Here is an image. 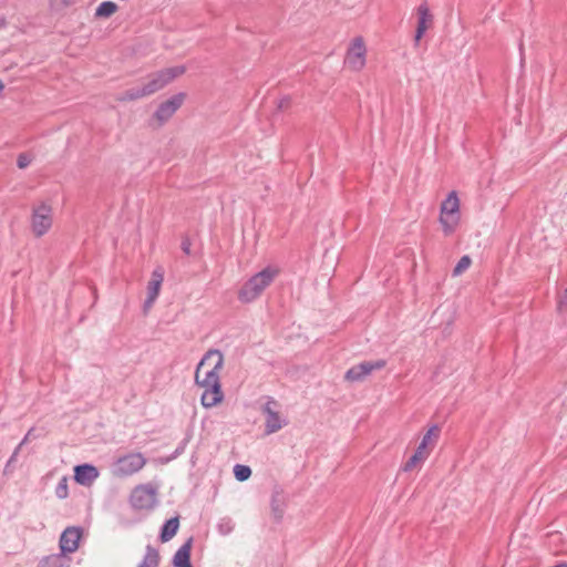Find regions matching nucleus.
<instances>
[{
    "mask_svg": "<svg viewBox=\"0 0 567 567\" xmlns=\"http://www.w3.org/2000/svg\"><path fill=\"white\" fill-rule=\"evenodd\" d=\"M224 364V357L219 350H208L197 364L195 382L200 388L221 386L219 371Z\"/></svg>",
    "mask_w": 567,
    "mask_h": 567,
    "instance_id": "1",
    "label": "nucleus"
},
{
    "mask_svg": "<svg viewBox=\"0 0 567 567\" xmlns=\"http://www.w3.org/2000/svg\"><path fill=\"white\" fill-rule=\"evenodd\" d=\"M278 275V269L268 267L252 276L239 290V300L243 302H250L255 300Z\"/></svg>",
    "mask_w": 567,
    "mask_h": 567,
    "instance_id": "2",
    "label": "nucleus"
},
{
    "mask_svg": "<svg viewBox=\"0 0 567 567\" xmlns=\"http://www.w3.org/2000/svg\"><path fill=\"white\" fill-rule=\"evenodd\" d=\"M146 464L142 453H130L118 457L112 465V474L116 477L131 476L141 471Z\"/></svg>",
    "mask_w": 567,
    "mask_h": 567,
    "instance_id": "3",
    "label": "nucleus"
},
{
    "mask_svg": "<svg viewBox=\"0 0 567 567\" xmlns=\"http://www.w3.org/2000/svg\"><path fill=\"white\" fill-rule=\"evenodd\" d=\"M460 200L456 192H451L441 205L440 223L446 235L454 230L458 220Z\"/></svg>",
    "mask_w": 567,
    "mask_h": 567,
    "instance_id": "4",
    "label": "nucleus"
},
{
    "mask_svg": "<svg viewBox=\"0 0 567 567\" xmlns=\"http://www.w3.org/2000/svg\"><path fill=\"white\" fill-rule=\"evenodd\" d=\"M184 72L185 68L183 65H177L152 74L148 82L143 85L147 96L159 91Z\"/></svg>",
    "mask_w": 567,
    "mask_h": 567,
    "instance_id": "5",
    "label": "nucleus"
},
{
    "mask_svg": "<svg viewBox=\"0 0 567 567\" xmlns=\"http://www.w3.org/2000/svg\"><path fill=\"white\" fill-rule=\"evenodd\" d=\"M131 504L137 509H153L157 504V488L151 483L136 486L131 494Z\"/></svg>",
    "mask_w": 567,
    "mask_h": 567,
    "instance_id": "6",
    "label": "nucleus"
},
{
    "mask_svg": "<svg viewBox=\"0 0 567 567\" xmlns=\"http://www.w3.org/2000/svg\"><path fill=\"white\" fill-rule=\"evenodd\" d=\"M52 207L47 203H41L33 207L31 217V227L34 236L41 237L48 233L52 226Z\"/></svg>",
    "mask_w": 567,
    "mask_h": 567,
    "instance_id": "7",
    "label": "nucleus"
},
{
    "mask_svg": "<svg viewBox=\"0 0 567 567\" xmlns=\"http://www.w3.org/2000/svg\"><path fill=\"white\" fill-rule=\"evenodd\" d=\"M281 404L270 398L261 405V413L265 417V434L270 435L281 429Z\"/></svg>",
    "mask_w": 567,
    "mask_h": 567,
    "instance_id": "8",
    "label": "nucleus"
},
{
    "mask_svg": "<svg viewBox=\"0 0 567 567\" xmlns=\"http://www.w3.org/2000/svg\"><path fill=\"white\" fill-rule=\"evenodd\" d=\"M346 64L353 71L361 70L365 64V45L362 38H355L348 50Z\"/></svg>",
    "mask_w": 567,
    "mask_h": 567,
    "instance_id": "9",
    "label": "nucleus"
},
{
    "mask_svg": "<svg viewBox=\"0 0 567 567\" xmlns=\"http://www.w3.org/2000/svg\"><path fill=\"white\" fill-rule=\"evenodd\" d=\"M385 367L384 360L364 361L350 368L346 373V380L351 382L362 381L374 370H380Z\"/></svg>",
    "mask_w": 567,
    "mask_h": 567,
    "instance_id": "10",
    "label": "nucleus"
},
{
    "mask_svg": "<svg viewBox=\"0 0 567 567\" xmlns=\"http://www.w3.org/2000/svg\"><path fill=\"white\" fill-rule=\"evenodd\" d=\"M164 280V270L161 267H157L154 269L152 274V278L147 286V298L144 301V311L147 312L153 303L155 302L156 298L158 297L162 282Z\"/></svg>",
    "mask_w": 567,
    "mask_h": 567,
    "instance_id": "11",
    "label": "nucleus"
},
{
    "mask_svg": "<svg viewBox=\"0 0 567 567\" xmlns=\"http://www.w3.org/2000/svg\"><path fill=\"white\" fill-rule=\"evenodd\" d=\"M81 529L78 527H68L60 537V549L65 556L74 553L79 547Z\"/></svg>",
    "mask_w": 567,
    "mask_h": 567,
    "instance_id": "12",
    "label": "nucleus"
},
{
    "mask_svg": "<svg viewBox=\"0 0 567 567\" xmlns=\"http://www.w3.org/2000/svg\"><path fill=\"white\" fill-rule=\"evenodd\" d=\"M184 99H185V94L178 93V94L172 96L169 100L162 103L155 113L156 118L159 122H165L168 118H171L173 116V114L181 107Z\"/></svg>",
    "mask_w": 567,
    "mask_h": 567,
    "instance_id": "13",
    "label": "nucleus"
},
{
    "mask_svg": "<svg viewBox=\"0 0 567 567\" xmlns=\"http://www.w3.org/2000/svg\"><path fill=\"white\" fill-rule=\"evenodd\" d=\"M99 477V471L91 464H81L74 467V478L81 485H90Z\"/></svg>",
    "mask_w": 567,
    "mask_h": 567,
    "instance_id": "14",
    "label": "nucleus"
},
{
    "mask_svg": "<svg viewBox=\"0 0 567 567\" xmlns=\"http://www.w3.org/2000/svg\"><path fill=\"white\" fill-rule=\"evenodd\" d=\"M417 14H419V21L415 32V44L419 43V41L422 39L423 34L425 33L429 24L432 23L433 17L430 13L429 7L426 3H422L417 8Z\"/></svg>",
    "mask_w": 567,
    "mask_h": 567,
    "instance_id": "15",
    "label": "nucleus"
},
{
    "mask_svg": "<svg viewBox=\"0 0 567 567\" xmlns=\"http://www.w3.org/2000/svg\"><path fill=\"white\" fill-rule=\"evenodd\" d=\"M193 538H188L175 553L173 557V565L175 567H193L190 564V550Z\"/></svg>",
    "mask_w": 567,
    "mask_h": 567,
    "instance_id": "16",
    "label": "nucleus"
},
{
    "mask_svg": "<svg viewBox=\"0 0 567 567\" xmlns=\"http://www.w3.org/2000/svg\"><path fill=\"white\" fill-rule=\"evenodd\" d=\"M223 400H224V393L221 391V386L205 388V391L202 394V399H200L203 406L206 409L216 406Z\"/></svg>",
    "mask_w": 567,
    "mask_h": 567,
    "instance_id": "17",
    "label": "nucleus"
},
{
    "mask_svg": "<svg viewBox=\"0 0 567 567\" xmlns=\"http://www.w3.org/2000/svg\"><path fill=\"white\" fill-rule=\"evenodd\" d=\"M38 567H70V558L63 553L49 555L39 561Z\"/></svg>",
    "mask_w": 567,
    "mask_h": 567,
    "instance_id": "18",
    "label": "nucleus"
},
{
    "mask_svg": "<svg viewBox=\"0 0 567 567\" xmlns=\"http://www.w3.org/2000/svg\"><path fill=\"white\" fill-rule=\"evenodd\" d=\"M271 517L275 523L280 524L284 515V494L276 491L270 503Z\"/></svg>",
    "mask_w": 567,
    "mask_h": 567,
    "instance_id": "19",
    "label": "nucleus"
},
{
    "mask_svg": "<svg viewBox=\"0 0 567 567\" xmlns=\"http://www.w3.org/2000/svg\"><path fill=\"white\" fill-rule=\"evenodd\" d=\"M178 527V517H172L168 520H166L161 530V540L163 543L171 540L176 535Z\"/></svg>",
    "mask_w": 567,
    "mask_h": 567,
    "instance_id": "20",
    "label": "nucleus"
},
{
    "mask_svg": "<svg viewBox=\"0 0 567 567\" xmlns=\"http://www.w3.org/2000/svg\"><path fill=\"white\" fill-rule=\"evenodd\" d=\"M159 553L156 548L151 545L146 546V553L144 555L143 560L137 565V567H158L159 565Z\"/></svg>",
    "mask_w": 567,
    "mask_h": 567,
    "instance_id": "21",
    "label": "nucleus"
},
{
    "mask_svg": "<svg viewBox=\"0 0 567 567\" xmlns=\"http://www.w3.org/2000/svg\"><path fill=\"white\" fill-rule=\"evenodd\" d=\"M116 10H117L116 3L112 2V1H104V2L100 3V6L96 8L95 16L97 18H109L113 13H115Z\"/></svg>",
    "mask_w": 567,
    "mask_h": 567,
    "instance_id": "22",
    "label": "nucleus"
},
{
    "mask_svg": "<svg viewBox=\"0 0 567 567\" xmlns=\"http://www.w3.org/2000/svg\"><path fill=\"white\" fill-rule=\"evenodd\" d=\"M441 433L439 425H432L423 436L421 443H424L430 449H433Z\"/></svg>",
    "mask_w": 567,
    "mask_h": 567,
    "instance_id": "23",
    "label": "nucleus"
},
{
    "mask_svg": "<svg viewBox=\"0 0 567 567\" xmlns=\"http://www.w3.org/2000/svg\"><path fill=\"white\" fill-rule=\"evenodd\" d=\"M147 96L144 86H136L132 87L130 90H126L122 95L118 97L120 101H133L141 97Z\"/></svg>",
    "mask_w": 567,
    "mask_h": 567,
    "instance_id": "24",
    "label": "nucleus"
},
{
    "mask_svg": "<svg viewBox=\"0 0 567 567\" xmlns=\"http://www.w3.org/2000/svg\"><path fill=\"white\" fill-rule=\"evenodd\" d=\"M234 475L237 481L244 482L247 481L251 475V470L247 465L236 464L234 466Z\"/></svg>",
    "mask_w": 567,
    "mask_h": 567,
    "instance_id": "25",
    "label": "nucleus"
},
{
    "mask_svg": "<svg viewBox=\"0 0 567 567\" xmlns=\"http://www.w3.org/2000/svg\"><path fill=\"white\" fill-rule=\"evenodd\" d=\"M471 258L468 256H463L458 262L456 264V266L454 267L453 269V276L454 277H457L460 275H462L465 270H467L471 266Z\"/></svg>",
    "mask_w": 567,
    "mask_h": 567,
    "instance_id": "26",
    "label": "nucleus"
},
{
    "mask_svg": "<svg viewBox=\"0 0 567 567\" xmlns=\"http://www.w3.org/2000/svg\"><path fill=\"white\" fill-rule=\"evenodd\" d=\"M234 529V523L230 518L224 517L218 523V530L221 535H228Z\"/></svg>",
    "mask_w": 567,
    "mask_h": 567,
    "instance_id": "27",
    "label": "nucleus"
},
{
    "mask_svg": "<svg viewBox=\"0 0 567 567\" xmlns=\"http://www.w3.org/2000/svg\"><path fill=\"white\" fill-rule=\"evenodd\" d=\"M55 495L60 498H66L68 497V478L62 477L60 482L58 483L55 487Z\"/></svg>",
    "mask_w": 567,
    "mask_h": 567,
    "instance_id": "28",
    "label": "nucleus"
},
{
    "mask_svg": "<svg viewBox=\"0 0 567 567\" xmlns=\"http://www.w3.org/2000/svg\"><path fill=\"white\" fill-rule=\"evenodd\" d=\"M21 447L22 446L18 445L16 447V450L13 451L12 455L10 456V458L8 460V462L6 464V467H4V473L6 474L13 471V468H14L13 464H14V462L17 460V456H18Z\"/></svg>",
    "mask_w": 567,
    "mask_h": 567,
    "instance_id": "29",
    "label": "nucleus"
},
{
    "mask_svg": "<svg viewBox=\"0 0 567 567\" xmlns=\"http://www.w3.org/2000/svg\"><path fill=\"white\" fill-rule=\"evenodd\" d=\"M424 462L423 458L413 454L404 465V471H412L417 464Z\"/></svg>",
    "mask_w": 567,
    "mask_h": 567,
    "instance_id": "30",
    "label": "nucleus"
},
{
    "mask_svg": "<svg viewBox=\"0 0 567 567\" xmlns=\"http://www.w3.org/2000/svg\"><path fill=\"white\" fill-rule=\"evenodd\" d=\"M432 449L427 447L426 445H424V443H420L416 451L414 452L415 455L420 456L421 458H423L424 461L427 458V456L430 455V451Z\"/></svg>",
    "mask_w": 567,
    "mask_h": 567,
    "instance_id": "31",
    "label": "nucleus"
},
{
    "mask_svg": "<svg viewBox=\"0 0 567 567\" xmlns=\"http://www.w3.org/2000/svg\"><path fill=\"white\" fill-rule=\"evenodd\" d=\"M30 163L31 158L29 157V155L22 153L18 156L17 165L19 168H25L30 165Z\"/></svg>",
    "mask_w": 567,
    "mask_h": 567,
    "instance_id": "32",
    "label": "nucleus"
},
{
    "mask_svg": "<svg viewBox=\"0 0 567 567\" xmlns=\"http://www.w3.org/2000/svg\"><path fill=\"white\" fill-rule=\"evenodd\" d=\"M567 307V288L559 295L558 302H557V309L558 311H564V309Z\"/></svg>",
    "mask_w": 567,
    "mask_h": 567,
    "instance_id": "33",
    "label": "nucleus"
},
{
    "mask_svg": "<svg viewBox=\"0 0 567 567\" xmlns=\"http://www.w3.org/2000/svg\"><path fill=\"white\" fill-rule=\"evenodd\" d=\"M181 248L186 255H190V241L188 238L182 240Z\"/></svg>",
    "mask_w": 567,
    "mask_h": 567,
    "instance_id": "34",
    "label": "nucleus"
},
{
    "mask_svg": "<svg viewBox=\"0 0 567 567\" xmlns=\"http://www.w3.org/2000/svg\"><path fill=\"white\" fill-rule=\"evenodd\" d=\"M33 431H34L33 429H30L28 431V433L25 434L23 440L20 442V444H19L20 446H23L25 443H28L31 440V437L33 436Z\"/></svg>",
    "mask_w": 567,
    "mask_h": 567,
    "instance_id": "35",
    "label": "nucleus"
},
{
    "mask_svg": "<svg viewBox=\"0 0 567 567\" xmlns=\"http://www.w3.org/2000/svg\"><path fill=\"white\" fill-rule=\"evenodd\" d=\"M6 20L3 18H0V28L4 27Z\"/></svg>",
    "mask_w": 567,
    "mask_h": 567,
    "instance_id": "36",
    "label": "nucleus"
},
{
    "mask_svg": "<svg viewBox=\"0 0 567 567\" xmlns=\"http://www.w3.org/2000/svg\"><path fill=\"white\" fill-rule=\"evenodd\" d=\"M4 89L3 82L0 80V92Z\"/></svg>",
    "mask_w": 567,
    "mask_h": 567,
    "instance_id": "37",
    "label": "nucleus"
}]
</instances>
